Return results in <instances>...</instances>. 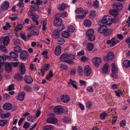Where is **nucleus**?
<instances>
[{"instance_id":"obj_39","label":"nucleus","mask_w":130,"mask_h":130,"mask_svg":"<svg viewBox=\"0 0 130 130\" xmlns=\"http://www.w3.org/2000/svg\"><path fill=\"white\" fill-rule=\"evenodd\" d=\"M75 56L73 54H67V58L70 60L74 59L75 58Z\"/></svg>"},{"instance_id":"obj_31","label":"nucleus","mask_w":130,"mask_h":130,"mask_svg":"<svg viewBox=\"0 0 130 130\" xmlns=\"http://www.w3.org/2000/svg\"><path fill=\"white\" fill-rule=\"evenodd\" d=\"M114 54L112 52H109L107 55L106 58L108 60H110L113 58Z\"/></svg>"},{"instance_id":"obj_4","label":"nucleus","mask_w":130,"mask_h":130,"mask_svg":"<svg viewBox=\"0 0 130 130\" xmlns=\"http://www.w3.org/2000/svg\"><path fill=\"white\" fill-rule=\"evenodd\" d=\"M102 22L103 24H106L107 25H110L113 22L112 18L108 15H105L103 18L102 20Z\"/></svg>"},{"instance_id":"obj_24","label":"nucleus","mask_w":130,"mask_h":130,"mask_svg":"<svg viewBox=\"0 0 130 130\" xmlns=\"http://www.w3.org/2000/svg\"><path fill=\"white\" fill-rule=\"evenodd\" d=\"M68 84H71L72 85L73 87L75 89L77 88L76 85L77 83L75 81L72 80L71 79H69V82L68 83Z\"/></svg>"},{"instance_id":"obj_49","label":"nucleus","mask_w":130,"mask_h":130,"mask_svg":"<svg viewBox=\"0 0 130 130\" xmlns=\"http://www.w3.org/2000/svg\"><path fill=\"white\" fill-rule=\"evenodd\" d=\"M13 42L15 45H19L20 44V40L18 39H14L13 40Z\"/></svg>"},{"instance_id":"obj_45","label":"nucleus","mask_w":130,"mask_h":130,"mask_svg":"<svg viewBox=\"0 0 130 130\" xmlns=\"http://www.w3.org/2000/svg\"><path fill=\"white\" fill-rule=\"evenodd\" d=\"M67 54L66 53H63L61 54L60 56V58L61 60H63L65 58H67Z\"/></svg>"},{"instance_id":"obj_43","label":"nucleus","mask_w":130,"mask_h":130,"mask_svg":"<svg viewBox=\"0 0 130 130\" xmlns=\"http://www.w3.org/2000/svg\"><path fill=\"white\" fill-rule=\"evenodd\" d=\"M23 27V25L21 24H19L15 27L14 30L16 31H17L19 30H21Z\"/></svg>"},{"instance_id":"obj_53","label":"nucleus","mask_w":130,"mask_h":130,"mask_svg":"<svg viewBox=\"0 0 130 130\" xmlns=\"http://www.w3.org/2000/svg\"><path fill=\"white\" fill-rule=\"evenodd\" d=\"M8 91H11L14 89V88L13 85L12 84L9 85L7 88Z\"/></svg>"},{"instance_id":"obj_20","label":"nucleus","mask_w":130,"mask_h":130,"mask_svg":"<svg viewBox=\"0 0 130 130\" xmlns=\"http://www.w3.org/2000/svg\"><path fill=\"white\" fill-rule=\"evenodd\" d=\"M3 108L6 110H9L11 109L12 107V105L10 103H7L3 105Z\"/></svg>"},{"instance_id":"obj_5","label":"nucleus","mask_w":130,"mask_h":130,"mask_svg":"<svg viewBox=\"0 0 130 130\" xmlns=\"http://www.w3.org/2000/svg\"><path fill=\"white\" fill-rule=\"evenodd\" d=\"M92 61L94 65L96 67H98L101 63V58L98 57L94 58Z\"/></svg>"},{"instance_id":"obj_56","label":"nucleus","mask_w":130,"mask_h":130,"mask_svg":"<svg viewBox=\"0 0 130 130\" xmlns=\"http://www.w3.org/2000/svg\"><path fill=\"white\" fill-rule=\"evenodd\" d=\"M28 29L30 30L32 32L36 30V26L34 25H32L28 28Z\"/></svg>"},{"instance_id":"obj_52","label":"nucleus","mask_w":130,"mask_h":130,"mask_svg":"<svg viewBox=\"0 0 130 130\" xmlns=\"http://www.w3.org/2000/svg\"><path fill=\"white\" fill-rule=\"evenodd\" d=\"M0 50L5 52H7V51L6 47L1 45H0Z\"/></svg>"},{"instance_id":"obj_21","label":"nucleus","mask_w":130,"mask_h":130,"mask_svg":"<svg viewBox=\"0 0 130 130\" xmlns=\"http://www.w3.org/2000/svg\"><path fill=\"white\" fill-rule=\"evenodd\" d=\"M108 68L109 65L108 63H106L104 64L102 70V73H105L108 72Z\"/></svg>"},{"instance_id":"obj_36","label":"nucleus","mask_w":130,"mask_h":130,"mask_svg":"<svg viewBox=\"0 0 130 130\" xmlns=\"http://www.w3.org/2000/svg\"><path fill=\"white\" fill-rule=\"evenodd\" d=\"M75 29V27L74 26L70 25L68 27V30L69 32H73Z\"/></svg>"},{"instance_id":"obj_18","label":"nucleus","mask_w":130,"mask_h":130,"mask_svg":"<svg viewBox=\"0 0 130 130\" xmlns=\"http://www.w3.org/2000/svg\"><path fill=\"white\" fill-rule=\"evenodd\" d=\"M61 52V48L59 45L57 46L55 49V54L56 56L59 55Z\"/></svg>"},{"instance_id":"obj_28","label":"nucleus","mask_w":130,"mask_h":130,"mask_svg":"<svg viewBox=\"0 0 130 130\" xmlns=\"http://www.w3.org/2000/svg\"><path fill=\"white\" fill-rule=\"evenodd\" d=\"M111 70L112 72L117 73L118 72V68L115 63H112L111 64Z\"/></svg>"},{"instance_id":"obj_19","label":"nucleus","mask_w":130,"mask_h":130,"mask_svg":"<svg viewBox=\"0 0 130 130\" xmlns=\"http://www.w3.org/2000/svg\"><path fill=\"white\" fill-rule=\"evenodd\" d=\"M25 94V93L24 92H22L20 94L17 96V100L21 101L24 100Z\"/></svg>"},{"instance_id":"obj_16","label":"nucleus","mask_w":130,"mask_h":130,"mask_svg":"<svg viewBox=\"0 0 130 130\" xmlns=\"http://www.w3.org/2000/svg\"><path fill=\"white\" fill-rule=\"evenodd\" d=\"M21 59L23 60H25L28 57V55L26 51H23L21 53L20 56Z\"/></svg>"},{"instance_id":"obj_35","label":"nucleus","mask_w":130,"mask_h":130,"mask_svg":"<svg viewBox=\"0 0 130 130\" xmlns=\"http://www.w3.org/2000/svg\"><path fill=\"white\" fill-rule=\"evenodd\" d=\"M58 44L59 45H62L65 42V40L61 37L59 38L57 40Z\"/></svg>"},{"instance_id":"obj_27","label":"nucleus","mask_w":130,"mask_h":130,"mask_svg":"<svg viewBox=\"0 0 130 130\" xmlns=\"http://www.w3.org/2000/svg\"><path fill=\"white\" fill-rule=\"evenodd\" d=\"M84 23L86 27H89L91 25V22L89 19H86L84 21Z\"/></svg>"},{"instance_id":"obj_61","label":"nucleus","mask_w":130,"mask_h":130,"mask_svg":"<svg viewBox=\"0 0 130 130\" xmlns=\"http://www.w3.org/2000/svg\"><path fill=\"white\" fill-rule=\"evenodd\" d=\"M42 0H37V2L35 3V5L36 6L40 5L42 3Z\"/></svg>"},{"instance_id":"obj_25","label":"nucleus","mask_w":130,"mask_h":130,"mask_svg":"<svg viewBox=\"0 0 130 130\" xmlns=\"http://www.w3.org/2000/svg\"><path fill=\"white\" fill-rule=\"evenodd\" d=\"M19 62V61L18 59H14L12 60L11 64L13 66L16 67L18 66Z\"/></svg>"},{"instance_id":"obj_17","label":"nucleus","mask_w":130,"mask_h":130,"mask_svg":"<svg viewBox=\"0 0 130 130\" xmlns=\"http://www.w3.org/2000/svg\"><path fill=\"white\" fill-rule=\"evenodd\" d=\"M57 121V119L53 117H50L48 118L47 120V122L51 124H55Z\"/></svg>"},{"instance_id":"obj_37","label":"nucleus","mask_w":130,"mask_h":130,"mask_svg":"<svg viewBox=\"0 0 130 130\" xmlns=\"http://www.w3.org/2000/svg\"><path fill=\"white\" fill-rule=\"evenodd\" d=\"M94 47L93 44L91 43H89L87 46V48L89 51H91Z\"/></svg>"},{"instance_id":"obj_11","label":"nucleus","mask_w":130,"mask_h":130,"mask_svg":"<svg viewBox=\"0 0 130 130\" xmlns=\"http://www.w3.org/2000/svg\"><path fill=\"white\" fill-rule=\"evenodd\" d=\"M19 71L22 75L24 74L26 72V69L24 63H21L19 66Z\"/></svg>"},{"instance_id":"obj_64","label":"nucleus","mask_w":130,"mask_h":130,"mask_svg":"<svg viewBox=\"0 0 130 130\" xmlns=\"http://www.w3.org/2000/svg\"><path fill=\"white\" fill-rule=\"evenodd\" d=\"M5 60L6 59L4 58L3 56H0V62L1 63H3Z\"/></svg>"},{"instance_id":"obj_46","label":"nucleus","mask_w":130,"mask_h":130,"mask_svg":"<svg viewBox=\"0 0 130 130\" xmlns=\"http://www.w3.org/2000/svg\"><path fill=\"white\" fill-rule=\"evenodd\" d=\"M10 116V115L9 113H7L2 114L1 117L2 118L5 119L9 117Z\"/></svg>"},{"instance_id":"obj_44","label":"nucleus","mask_w":130,"mask_h":130,"mask_svg":"<svg viewBox=\"0 0 130 130\" xmlns=\"http://www.w3.org/2000/svg\"><path fill=\"white\" fill-rule=\"evenodd\" d=\"M78 74L80 75H82L83 73V70L82 68L80 66H78L77 69Z\"/></svg>"},{"instance_id":"obj_9","label":"nucleus","mask_w":130,"mask_h":130,"mask_svg":"<svg viewBox=\"0 0 130 130\" xmlns=\"http://www.w3.org/2000/svg\"><path fill=\"white\" fill-rule=\"evenodd\" d=\"M54 112L57 114H60L62 113L63 110L62 108L60 106H56L54 109Z\"/></svg>"},{"instance_id":"obj_8","label":"nucleus","mask_w":130,"mask_h":130,"mask_svg":"<svg viewBox=\"0 0 130 130\" xmlns=\"http://www.w3.org/2000/svg\"><path fill=\"white\" fill-rule=\"evenodd\" d=\"M113 8L118 11L121 10L123 6L121 3H116L112 5Z\"/></svg>"},{"instance_id":"obj_13","label":"nucleus","mask_w":130,"mask_h":130,"mask_svg":"<svg viewBox=\"0 0 130 130\" xmlns=\"http://www.w3.org/2000/svg\"><path fill=\"white\" fill-rule=\"evenodd\" d=\"M24 80L26 83L28 84H31L33 82V79L29 75H25Z\"/></svg>"},{"instance_id":"obj_14","label":"nucleus","mask_w":130,"mask_h":130,"mask_svg":"<svg viewBox=\"0 0 130 130\" xmlns=\"http://www.w3.org/2000/svg\"><path fill=\"white\" fill-rule=\"evenodd\" d=\"M9 6V4L7 1H4L2 3L1 6L2 9L3 10H7Z\"/></svg>"},{"instance_id":"obj_58","label":"nucleus","mask_w":130,"mask_h":130,"mask_svg":"<svg viewBox=\"0 0 130 130\" xmlns=\"http://www.w3.org/2000/svg\"><path fill=\"white\" fill-rule=\"evenodd\" d=\"M87 90L90 92H92L93 91V88L92 86H90L87 87Z\"/></svg>"},{"instance_id":"obj_63","label":"nucleus","mask_w":130,"mask_h":130,"mask_svg":"<svg viewBox=\"0 0 130 130\" xmlns=\"http://www.w3.org/2000/svg\"><path fill=\"white\" fill-rule=\"evenodd\" d=\"M24 90L25 91H31V89L30 87L28 86H26L25 87Z\"/></svg>"},{"instance_id":"obj_40","label":"nucleus","mask_w":130,"mask_h":130,"mask_svg":"<svg viewBox=\"0 0 130 130\" xmlns=\"http://www.w3.org/2000/svg\"><path fill=\"white\" fill-rule=\"evenodd\" d=\"M62 36L65 38H68L69 36V33L66 31H64L62 32L61 33Z\"/></svg>"},{"instance_id":"obj_3","label":"nucleus","mask_w":130,"mask_h":130,"mask_svg":"<svg viewBox=\"0 0 130 130\" xmlns=\"http://www.w3.org/2000/svg\"><path fill=\"white\" fill-rule=\"evenodd\" d=\"M94 31L93 29H92L88 30L86 32V36L88 37L89 40L93 41L95 39V36L93 35Z\"/></svg>"},{"instance_id":"obj_6","label":"nucleus","mask_w":130,"mask_h":130,"mask_svg":"<svg viewBox=\"0 0 130 130\" xmlns=\"http://www.w3.org/2000/svg\"><path fill=\"white\" fill-rule=\"evenodd\" d=\"M91 73V70L90 66L89 65H87L85 67L84 70V74L86 76H89Z\"/></svg>"},{"instance_id":"obj_33","label":"nucleus","mask_w":130,"mask_h":130,"mask_svg":"<svg viewBox=\"0 0 130 130\" xmlns=\"http://www.w3.org/2000/svg\"><path fill=\"white\" fill-rule=\"evenodd\" d=\"M54 127L51 125H48L44 126L43 129L44 130H53L54 129Z\"/></svg>"},{"instance_id":"obj_2","label":"nucleus","mask_w":130,"mask_h":130,"mask_svg":"<svg viewBox=\"0 0 130 130\" xmlns=\"http://www.w3.org/2000/svg\"><path fill=\"white\" fill-rule=\"evenodd\" d=\"M76 12L78 14L77 16V18L80 19L84 18L87 13V12L84 11L83 9L82 8H77L76 10Z\"/></svg>"},{"instance_id":"obj_30","label":"nucleus","mask_w":130,"mask_h":130,"mask_svg":"<svg viewBox=\"0 0 130 130\" xmlns=\"http://www.w3.org/2000/svg\"><path fill=\"white\" fill-rule=\"evenodd\" d=\"M123 64L124 67L128 68L130 66V61L128 60H126L123 62Z\"/></svg>"},{"instance_id":"obj_47","label":"nucleus","mask_w":130,"mask_h":130,"mask_svg":"<svg viewBox=\"0 0 130 130\" xmlns=\"http://www.w3.org/2000/svg\"><path fill=\"white\" fill-rule=\"evenodd\" d=\"M7 120H0V125L2 126L5 125L7 123Z\"/></svg>"},{"instance_id":"obj_57","label":"nucleus","mask_w":130,"mask_h":130,"mask_svg":"<svg viewBox=\"0 0 130 130\" xmlns=\"http://www.w3.org/2000/svg\"><path fill=\"white\" fill-rule=\"evenodd\" d=\"M60 68L64 70H66L68 68L67 66L63 64H61L60 66Z\"/></svg>"},{"instance_id":"obj_54","label":"nucleus","mask_w":130,"mask_h":130,"mask_svg":"<svg viewBox=\"0 0 130 130\" xmlns=\"http://www.w3.org/2000/svg\"><path fill=\"white\" fill-rule=\"evenodd\" d=\"M99 2L97 0H95L94 2L93 6L95 8H97L99 6Z\"/></svg>"},{"instance_id":"obj_12","label":"nucleus","mask_w":130,"mask_h":130,"mask_svg":"<svg viewBox=\"0 0 130 130\" xmlns=\"http://www.w3.org/2000/svg\"><path fill=\"white\" fill-rule=\"evenodd\" d=\"M70 100L69 97L65 94H64L61 96V100L63 102H69Z\"/></svg>"},{"instance_id":"obj_41","label":"nucleus","mask_w":130,"mask_h":130,"mask_svg":"<svg viewBox=\"0 0 130 130\" xmlns=\"http://www.w3.org/2000/svg\"><path fill=\"white\" fill-rule=\"evenodd\" d=\"M63 122L66 123H71V121L70 118L68 117H65L63 119Z\"/></svg>"},{"instance_id":"obj_62","label":"nucleus","mask_w":130,"mask_h":130,"mask_svg":"<svg viewBox=\"0 0 130 130\" xmlns=\"http://www.w3.org/2000/svg\"><path fill=\"white\" fill-rule=\"evenodd\" d=\"M90 15L91 17L94 18L95 16V11H91Z\"/></svg>"},{"instance_id":"obj_42","label":"nucleus","mask_w":130,"mask_h":130,"mask_svg":"<svg viewBox=\"0 0 130 130\" xmlns=\"http://www.w3.org/2000/svg\"><path fill=\"white\" fill-rule=\"evenodd\" d=\"M111 44L110 45L111 47H112L115 45L116 44V40L114 37H113L111 39Z\"/></svg>"},{"instance_id":"obj_38","label":"nucleus","mask_w":130,"mask_h":130,"mask_svg":"<svg viewBox=\"0 0 130 130\" xmlns=\"http://www.w3.org/2000/svg\"><path fill=\"white\" fill-rule=\"evenodd\" d=\"M13 50L15 52H22V50L18 46H16L13 48Z\"/></svg>"},{"instance_id":"obj_60","label":"nucleus","mask_w":130,"mask_h":130,"mask_svg":"<svg viewBox=\"0 0 130 130\" xmlns=\"http://www.w3.org/2000/svg\"><path fill=\"white\" fill-rule=\"evenodd\" d=\"M126 125V122L125 120H123L121 121L120 123V126L121 127L125 126Z\"/></svg>"},{"instance_id":"obj_1","label":"nucleus","mask_w":130,"mask_h":130,"mask_svg":"<svg viewBox=\"0 0 130 130\" xmlns=\"http://www.w3.org/2000/svg\"><path fill=\"white\" fill-rule=\"evenodd\" d=\"M98 32L101 34H104L105 36H108L111 34V31L108 30L107 27L105 25H102L98 28Z\"/></svg>"},{"instance_id":"obj_34","label":"nucleus","mask_w":130,"mask_h":130,"mask_svg":"<svg viewBox=\"0 0 130 130\" xmlns=\"http://www.w3.org/2000/svg\"><path fill=\"white\" fill-rule=\"evenodd\" d=\"M54 38L55 39H58L60 36L59 33L57 30L54 31L53 34Z\"/></svg>"},{"instance_id":"obj_26","label":"nucleus","mask_w":130,"mask_h":130,"mask_svg":"<svg viewBox=\"0 0 130 130\" xmlns=\"http://www.w3.org/2000/svg\"><path fill=\"white\" fill-rule=\"evenodd\" d=\"M5 70L8 73L11 71L12 70L11 66L9 63L6 64L5 67Z\"/></svg>"},{"instance_id":"obj_48","label":"nucleus","mask_w":130,"mask_h":130,"mask_svg":"<svg viewBox=\"0 0 130 130\" xmlns=\"http://www.w3.org/2000/svg\"><path fill=\"white\" fill-rule=\"evenodd\" d=\"M35 118V116H30L27 118V120L28 121H31L32 122H33L34 119Z\"/></svg>"},{"instance_id":"obj_7","label":"nucleus","mask_w":130,"mask_h":130,"mask_svg":"<svg viewBox=\"0 0 130 130\" xmlns=\"http://www.w3.org/2000/svg\"><path fill=\"white\" fill-rule=\"evenodd\" d=\"M3 41V44L5 46H7L9 42V38L8 36H6L4 38L1 37L0 38V42Z\"/></svg>"},{"instance_id":"obj_23","label":"nucleus","mask_w":130,"mask_h":130,"mask_svg":"<svg viewBox=\"0 0 130 130\" xmlns=\"http://www.w3.org/2000/svg\"><path fill=\"white\" fill-rule=\"evenodd\" d=\"M66 6V4L62 2L61 4L59 5L58 9L61 11H62L65 9Z\"/></svg>"},{"instance_id":"obj_55","label":"nucleus","mask_w":130,"mask_h":130,"mask_svg":"<svg viewBox=\"0 0 130 130\" xmlns=\"http://www.w3.org/2000/svg\"><path fill=\"white\" fill-rule=\"evenodd\" d=\"M30 125L29 123L27 122H25L23 126V127L26 129L29 127Z\"/></svg>"},{"instance_id":"obj_15","label":"nucleus","mask_w":130,"mask_h":130,"mask_svg":"<svg viewBox=\"0 0 130 130\" xmlns=\"http://www.w3.org/2000/svg\"><path fill=\"white\" fill-rule=\"evenodd\" d=\"M34 14V12L31 10L29 11L27 13L28 15L32 19L35 18L37 19L39 18V17L38 15H35Z\"/></svg>"},{"instance_id":"obj_51","label":"nucleus","mask_w":130,"mask_h":130,"mask_svg":"<svg viewBox=\"0 0 130 130\" xmlns=\"http://www.w3.org/2000/svg\"><path fill=\"white\" fill-rule=\"evenodd\" d=\"M115 92L116 94V95L119 97H120V95H121L122 93V92L119 90L118 91H115Z\"/></svg>"},{"instance_id":"obj_50","label":"nucleus","mask_w":130,"mask_h":130,"mask_svg":"<svg viewBox=\"0 0 130 130\" xmlns=\"http://www.w3.org/2000/svg\"><path fill=\"white\" fill-rule=\"evenodd\" d=\"M107 114L105 112L102 113L100 115V118L102 120L104 119L106 116Z\"/></svg>"},{"instance_id":"obj_59","label":"nucleus","mask_w":130,"mask_h":130,"mask_svg":"<svg viewBox=\"0 0 130 130\" xmlns=\"http://www.w3.org/2000/svg\"><path fill=\"white\" fill-rule=\"evenodd\" d=\"M92 103L91 102H87L86 105V107L87 108H90L92 106Z\"/></svg>"},{"instance_id":"obj_29","label":"nucleus","mask_w":130,"mask_h":130,"mask_svg":"<svg viewBox=\"0 0 130 130\" xmlns=\"http://www.w3.org/2000/svg\"><path fill=\"white\" fill-rule=\"evenodd\" d=\"M118 10L115 9L114 10H110L109 11V13L110 14L114 16L115 17H116L118 14Z\"/></svg>"},{"instance_id":"obj_10","label":"nucleus","mask_w":130,"mask_h":130,"mask_svg":"<svg viewBox=\"0 0 130 130\" xmlns=\"http://www.w3.org/2000/svg\"><path fill=\"white\" fill-rule=\"evenodd\" d=\"M62 19L57 18V17L54 21V24L55 26H59L62 24Z\"/></svg>"},{"instance_id":"obj_32","label":"nucleus","mask_w":130,"mask_h":130,"mask_svg":"<svg viewBox=\"0 0 130 130\" xmlns=\"http://www.w3.org/2000/svg\"><path fill=\"white\" fill-rule=\"evenodd\" d=\"M14 79L18 81L21 80L22 79V76L19 74H16L14 76Z\"/></svg>"},{"instance_id":"obj_22","label":"nucleus","mask_w":130,"mask_h":130,"mask_svg":"<svg viewBox=\"0 0 130 130\" xmlns=\"http://www.w3.org/2000/svg\"><path fill=\"white\" fill-rule=\"evenodd\" d=\"M10 55L11 58L14 59H17V58L18 56V54L13 51L9 53Z\"/></svg>"}]
</instances>
